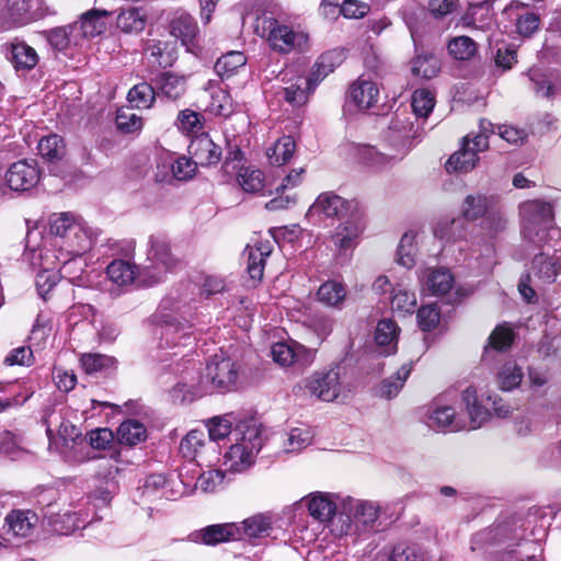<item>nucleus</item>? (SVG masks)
<instances>
[{
    "instance_id": "1",
    "label": "nucleus",
    "mask_w": 561,
    "mask_h": 561,
    "mask_svg": "<svg viewBox=\"0 0 561 561\" xmlns=\"http://www.w3.org/2000/svg\"><path fill=\"white\" fill-rule=\"evenodd\" d=\"M463 408L456 412L451 407H436L430 414V426L449 432L472 431L482 426L490 413L478 403L477 391L468 387L462 391Z\"/></svg>"
},
{
    "instance_id": "2",
    "label": "nucleus",
    "mask_w": 561,
    "mask_h": 561,
    "mask_svg": "<svg viewBox=\"0 0 561 561\" xmlns=\"http://www.w3.org/2000/svg\"><path fill=\"white\" fill-rule=\"evenodd\" d=\"M522 239L526 251L541 248L548 240L559 238L561 231L552 226L553 213L549 203L528 201L520 206Z\"/></svg>"
},
{
    "instance_id": "3",
    "label": "nucleus",
    "mask_w": 561,
    "mask_h": 561,
    "mask_svg": "<svg viewBox=\"0 0 561 561\" xmlns=\"http://www.w3.org/2000/svg\"><path fill=\"white\" fill-rule=\"evenodd\" d=\"M390 129L398 133L402 145L396 152H381L374 146L362 145L358 147V159L375 171H382L401 161L411 149V141L417 136L419 123L410 121L408 113L396 114L390 123Z\"/></svg>"
},
{
    "instance_id": "4",
    "label": "nucleus",
    "mask_w": 561,
    "mask_h": 561,
    "mask_svg": "<svg viewBox=\"0 0 561 561\" xmlns=\"http://www.w3.org/2000/svg\"><path fill=\"white\" fill-rule=\"evenodd\" d=\"M236 443L224 456V466L231 472H243L254 463V457L263 445L260 424L253 420L238 423L234 430Z\"/></svg>"
},
{
    "instance_id": "5",
    "label": "nucleus",
    "mask_w": 561,
    "mask_h": 561,
    "mask_svg": "<svg viewBox=\"0 0 561 561\" xmlns=\"http://www.w3.org/2000/svg\"><path fill=\"white\" fill-rule=\"evenodd\" d=\"M50 233L61 240L67 253H84L92 248L95 233L71 213L55 215L49 221Z\"/></svg>"
},
{
    "instance_id": "6",
    "label": "nucleus",
    "mask_w": 561,
    "mask_h": 561,
    "mask_svg": "<svg viewBox=\"0 0 561 561\" xmlns=\"http://www.w3.org/2000/svg\"><path fill=\"white\" fill-rule=\"evenodd\" d=\"M238 379V364L230 357L215 355L192 388L198 397L213 392H228L234 389Z\"/></svg>"
},
{
    "instance_id": "7",
    "label": "nucleus",
    "mask_w": 561,
    "mask_h": 561,
    "mask_svg": "<svg viewBox=\"0 0 561 561\" xmlns=\"http://www.w3.org/2000/svg\"><path fill=\"white\" fill-rule=\"evenodd\" d=\"M254 32L260 37L266 39L273 50L280 54H288L295 49L302 48L308 39L307 35L302 32H295L289 25L265 13L257 16Z\"/></svg>"
},
{
    "instance_id": "8",
    "label": "nucleus",
    "mask_w": 561,
    "mask_h": 561,
    "mask_svg": "<svg viewBox=\"0 0 561 561\" xmlns=\"http://www.w3.org/2000/svg\"><path fill=\"white\" fill-rule=\"evenodd\" d=\"M480 131L462 138L461 148L453 153L447 163V172L467 173L474 169L479 160L478 153L489 148V136L494 133L493 124L486 119L480 121Z\"/></svg>"
},
{
    "instance_id": "9",
    "label": "nucleus",
    "mask_w": 561,
    "mask_h": 561,
    "mask_svg": "<svg viewBox=\"0 0 561 561\" xmlns=\"http://www.w3.org/2000/svg\"><path fill=\"white\" fill-rule=\"evenodd\" d=\"M176 265V259L169 242L161 236H151L148 240L146 263L138 270V276L148 278V285L158 283L162 276Z\"/></svg>"
},
{
    "instance_id": "10",
    "label": "nucleus",
    "mask_w": 561,
    "mask_h": 561,
    "mask_svg": "<svg viewBox=\"0 0 561 561\" xmlns=\"http://www.w3.org/2000/svg\"><path fill=\"white\" fill-rule=\"evenodd\" d=\"M271 355L275 363L288 367L297 365L306 368L313 362L314 353L296 341L278 342L272 346Z\"/></svg>"
},
{
    "instance_id": "11",
    "label": "nucleus",
    "mask_w": 561,
    "mask_h": 561,
    "mask_svg": "<svg viewBox=\"0 0 561 561\" xmlns=\"http://www.w3.org/2000/svg\"><path fill=\"white\" fill-rule=\"evenodd\" d=\"M41 173L34 160H20L11 164L5 173L9 187L16 192L30 191L39 182Z\"/></svg>"
},
{
    "instance_id": "12",
    "label": "nucleus",
    "mask_w": 561,
    "mask_h": 561,
    "mask_svg": "<svg viewBox=\"0 0 561 561\" xmlns=\"http://www.w3.org/2000/svg\"><path fill=\"white\" fill-rule=\"evenodd\" d=\"M306 388L322 401L331 402L335 400L341 391L339 368L312 374L307 379Z\"/></svg>"
},
{
    "instance_id": "13",
    "label": "nucleus",
    "mask_w": 561,
    "mask_h": 561,
    "mask_svg": "<svg viewBox=\"0 0 561 561\" xmlns=\"http://www.w3.org/2000/svg\"><path fill=\"white\" fill-rule=\"evenodd\" d=\"M351 511L359 533H376L382 528L380 522L381 506L377 502L356 500L352 504Z\"/></svg>"
},
{
    "instance_id": "14",
    "label": "nucleus",
    "mask_w": 561,
    "mask_h": 561,
    "mask_svg": "<svg viewBox=\"0 0 561 561\" xmlns=\"http://www.w3.org/2000/svg\"><path fill=\"white\" fill-rule=\"evenodd\" d=\"M364 229L365 225L359 217H351L334 229L331 240L340 253H346L357 247Z\"/></svg>"
},
{
    "instance_id": "15",
    "label": "nucleus",
    "mask_w": 561,
    "mask_h": 561,
    "mask_svg": "<svg viewBox=\"0 0 561 561\" xmlns=\"http://www.w3.org/2000/svg\"><path fill=\"white\" fill-rule=\"evenodd\" d=\"M5 13L15 27L33 23L43 15L39 0H7Z\"/></svg>"
},
{
    "instance_id": "16",
    "label": "nucleus",
    "mask_w": 561,
    "mask_h": 561,
    "mask_svg": "<svg viewBox=\"0 0 561 561\" xmlns=\"http://www.w3.org/2000/svg\"><path fill=\"white\" fill-rule=\"evenodd\" d=\"M310 516L319 523L330 522L336 513V495L324 492H312L301 499Z\"/></svg>"
},
{
    "instance_id": "17",
    "label": "nucleus",
    "mask_w": 561,
    "mask_h": 561,
    "mask_svg": "<svg viewBox=\"0 0 561 561\" xmlns=\"http://www.w3.org/2000/svg\"><path fill=\"white\" fill-rule=\"evenodd\" d=\"M195 541L216 546L231 540H241V527L237 523L215 524L198 530Z\"/></svg>"
},
{
    "instance_id": "18",
    "label": "nucleus",
    "mask_w": 561,
    "mask_h": 561,
    "mask_svg": "<svg viewBox=\"0 0 561 561\" xmlns=\"http://www.w3.org/2000/svg\"><path fill=\"white\" fill-rule=\"evenodd\" d=\"M188 152L196 165H210L219 161L221 156L218 147L207 134L194 137L188 145Z\"/></svg>"
},
{
    "instance_id": "19",
    "label": "nucleus",
    "mask_w": 561,
    "mask_h": 561,
    "mask_svg": "<svg viewBox=\"0 0 561 561\" xmlns=\"http://www.w3.org/2000/svg\"><path fill=\"white\" fill-rule=\"evenodd\" d=\"M194 340L187 322H181L174 318L163 320L161 343L164 346H191Z\"/></svg>"
},
{
    "instance_id": "20",
    "label": "nucleus",
    "mask_w": 561,
    "mask_h": 561,
    "mask_svg": "<svg viewBox=\"0 0 561 561\" xmlns=\"http://www.w3.org/2000/svg\"><path fill=\"white\" fill-rule=\"evenodd\" d=\"M5 535L12 537H27L37 523V516L32 511L14 510L5 516Z\"/></svg>"
},
{
    "instance_id": "21",
    "label": "nucleus",
    "mask_w": 561,
    "mask_h": 561,
    "mask_svg": "<svg viewBox=\"0 0 561 561\" xmlns=\"http://www.w3.org/2000/svg\"><path fill=\"white\" fill-rule=\"evenodd\" d=\"M343 60V53L337 49L329 50L322 54L316 64L313 65L311 72L308 77H305L309 82V87L313 90L318 84Z\"/></svg>"
},
{
    "instance_id": "22",
    "label": "nucleus",
    "mask_w": 561,
    "mask_h": 561,
    "mask_svg": "<svg viewBox=\"0 0 561 561\" xmlns=\"http://www.w3.org/2000/svg\"><path fill=\"white\" fill-rule=\"evenodd\" d=\"M248 254L247 271L254 282H260L263 277L265 260L272 253V244L270 241H260L254 245H248L245 249Z\"/></svg>"
},
{
    "instance_id": "23",
    "label": "nucleus",
    "mask_w": 561,
    "mask_h": 561,
    "mask_svg": "<svg viewBox=\"0 0 561 561\" xmlns=\"http://www.w3.org/2000/svg\"><path fill=\"white\" fill-rule=\"evenodd\" d=\"M348 203L331 192L322 193L310 206V215H323L328 218L339 217L347 211Z\"/></svg>"
},
{
    "instance_id": "24",
    "label": "nucleus",
    "mask_w": 561,
    "mask_h": 561,
    "mask_svg": "<svg viewBox=\"0 0 561 561\" xmlns=\"http://www.w3.org/2000/svg\"><path fill=\"white\" fill-rule=\"evenodd\" d=\"M496 199L481 193L469 194L461 205V216L468 221H476L484 217L494 206Z\"/></svg>"
},
{
    "instance_id": "25",
    "label": "nucleus",
    "mask_w": 561,
    "mask_h": 561,
    "mask_svg": "<svg viewBox=\"0 0 561 561\" xmlns=\"http://www.w3.org/2000/svg\"><path fill=\"white\" fill-rule=\"evenodd\" d=\"M424 289L435 296H443L453 288L454 276L447 268L426 270L421 276Z\"/></svg>"
},
{
    "instance_id": "26",
    "label": "nucleus",
    "mask_w": 561,
    "mask_h": 561,
    "mask_svg": "<svg viewBox=\"0 0 561 561\" xmlns=\"http://www.w3.org/2000/svg\"><path fill=\"white\" fill-rule=\"evenodd\" d=\"M147 24V13L142 8L127 7L116 16V26L125 34H138Z\"/></svg>"
},
{
    "instance_id": "27",
    "label": "nucleus",
    "mask_w": 561,
    "mask_h": 561,
    "mask_svg": "<svg viewBox=\"0 0 561 561\" xmlns=\"http://www.w3.org/2000/svg\"><path fill=\"white\" fill-rule=\"evenodd\" d=\"M560 268L557 256L541 252L533 259L530 275L543 284H550L556 279Z\"/></svg>"
},
{
    "instance_id": "28",
    "label": "nucleus",
    "mask_w": 561,
    "mask_h": 561,
    "mask_svg": "<svg viewBox=\"0 0 561 561\" xmlns=\"http://www.w3.org/2000/svg\"><path fill=\"white\" fill-rule=\"evenodd\" d=\"M135 264L124 260H115L108 264L106 274L108 278L117 286H127L133 284L136 279L148 283V278L139 277L138 270Z\"/></svg>"
},
{
    "instance_id": "29",
    "label": "nucleus",
    "mask_w": 561,
    "mask_h": 561,
    "mask_svg": "<svg viewBox=\"0 0 561 561\" xmlns=\"http://www.w3.org/2000/svg\"><path fill=\"white\" fill-rule=\"evenodd\" d=\"M108 14L106 10L93 9L83 13L80 21L72 25L78 26L77 32H80L83 37H94L105 31V20Z\"/></svg>"
},
{
    "instance_id": "30",
    "label": "nucleus",
    "mask_w": 561,
    "mask_h": 561,
    "mask_svg": "<svg viewBox=\"0 0 561 561\" xmlns=\"http://www.w3.org/2000/svg\"><path fill=\"white\" fill-rule=\"evenodd\" d=\"M379 96V90L375 82L358 79L352 84L350 98L358 108L368 110L374 106Z\"/></svg>"
},
{
    "instance_id": "31",
    "label": "nucleus",
    "mask_w": 561,
    "mask_h": 561,
    "mask_svg": "<svg viewBox=\"0 0 561 561\" xmlns=\"http://www.w3.org/2000/svg\"><path fill=\"white\" fill-rule=\"evenodd\" d=\"M529 79L533 82L534 91L537 96L552 98L557 93H561V78L554 77L551 73H546L540 69H530L528 72Z\"/></svg>"
},
{
    "instance_id": "32",
    "label": "nucleus",
    "mask_w": 561,
    "mask_h": 561,
    "mask_svg": "<svg viewBox=\"0 0 561 561\" xmlns=\"http://www.w3.org/2000/svg\"><path fill=\"white\" fill-rule=\"evenodd\" d=\"M72 257L64 260L59 268L61 277L67 278L69 283L77 286L88 285V274L85 272V262L82 257L83 253H69Z\"/></svg>"
},
{
    "instance_id": "33",
    "label": "nucleus",
    "mask_w": 561,
    "mask_h": 561,
    "mask_svg": "<svg viewBox=\"0 0 561 561\" xmlns=\"http://www.w3.org/2000/svg\"><path fill=\"white\" fill-rule=\"evenodd\" d=\"M156 87L162 95L175 101L186 91V78L172 72H163L158 77Z\"/></svg>"
},
{
    "instance_id": "34",
    "label": "nucleus",
    "mask_w": 561,
    "mask_h": 561,
    "mask_svg": "<svg viewBox=\"0 0 561 561\" xmlns=\"http://www.w3.org/2000/svg\"><path fill=\"white\" fill-rule=\"evenodd\" d=\"M313 91L305 77L297 76L293 80L287 81V85L283 89V94L286 102L293 106H301L307 103L309 95Z\"/></svg>"
},
{
    "instance_id": "35",
    "label": "nucleus",
    "mask_w": 561,
    "mask_h": 561,
    "mask_svg": "<svg viewBox=\"0 0 561 561\" xmlns=\"http://www.w3.org/2000/svg\"><path fill=\"white\" fill-rule=\"evenodd\" d=\"M387 557L389 561H431L427 552L419 546L405 541L389 547Z\"/></svg>"
},
{
    "instance_id": "36",
    "label": "nucleus",
    "mask_w": 561,
    "mask_h": 561,
    "mask_svg": "<svg viewBox=\"0 0 561 561\" xmlns=\"http://www.w3.org/2000/svg\"><path fill=\"white\" fill-rule=\"evenodd\" d=\"M11 60L16 70L28 71L38 62L36 50L25 42H14L11 44Z\"/></svg>"
},
{
    "instance_id": "37",
    "label": "nucleus",
    "mask_w": 561,
    "mask_h": 561,
    "mask_svg": "<svg viewBox=\"0 0 561 561\" xmlns=\"http://www.w3.org/2000/svg\"><path fill=\"white\" fill-rule=\"evenodd\" d=\"M197 33V24L193 16L187 13L178 14L171 22V34L180 38L184 46L193 43Z\"/></svg>"
},
{
    "instance_id": "38",
    "label": "nucleus",
    "mask_w": 561,
    "mask_h": 561,
    "mask_svg": "<svg viewBox=\"0 0 561 561\" xmlns=\"http://www.w3.org/2000/svg\"><path fill=\"white\" fill-rule=\"evenodd\" d=\"M241 540L267 536L272 528L271 518L263 514H256L245 518L241 524Z\"/></svg>"
},
{
    "instance_id": "39",
    "label": "nucleus",
    "mask_w": 561,
    "mask_h": 561,
    "mask_svg": "<svg viewBox=\"0 0 561 561\" xmlns=\"http://www.w3.org/2000/svg\"><path fill=\"white\" fill-rule=\"evenodd\" d=\"M321 8L324 14L335 13L339 11V13L343 14V16L347 19H360L369 11V7L366 3L357 0H345L340 8H337L336 3H332L329 0H322Z\"/></svg>"
},
{
    "instance_id": "40",
    "label": "nucleus",
    "mask_w": 561,
    "mask_h": 561,
    "mask_svg": "<svg viewBox=\"0 0 561 561\" xmlns=\"http://www.w3.org/2000/svg\"><path fill=\"white\" fill-rule=\"evenodd\" d=\"M147 437L145 425L137 420L124 421L117 428V439L121 444L128 446L137 445Z\"/></svg>"
},
{
    "instance_id": "41",
    "label": "nucleus",
    "mask_w": 561,
    "mask_h": 561,
    "mask_svg": "<svg viewBox=\"0 0 561 561\" xmlns=\"http://www.w3.org/2000/svg\"><path fill=\"white\" fill-rule=\"evenodd\" d=\"M296 142L291 136H283L273 147L267 150V158L271 164L283 165L294 156Z\"/></svg>"
},
{
    "instance_id": "42",
    "label": "nucleus",
    "mask_w": 561,
    "mask_h": 561,
    "mask_svg": "<svg viewBox=\"0 0 561 561\" xmlns=\"http://www.w3.org/2000/svg\"><path fill=\"white\" fill-rule=\"evenodd\" d=\"M411 370H412L411 364L402 365L396 373L394 377L386 379L380 383L379 389H378L379 396L382 398H386V399H391V398L396 397L402 389Z\"/></svg>"
},
{
    "instance_id": "43",
    "label": "nucleus",
    "mask_w": 561,
    "mask_h": 561,
    "mask_svg": "<svg viewBox=\"0 0 561 561\" xmlns=\"http://www.w3.org/2000/svg\"><path fill=\"white\" fill-rule=\"evenodd\" d=\"M523 376V370L516 363L507 362L500 368L496 381L501 390L511 391L520 385Z\"/></svg>"
},
{
    "instance_id": "44",
    "label": "nucleus",
    "mask_w": 561,
    "mask_h": 561,
    "mask_svg": "<svg viewBox=\"0 0 561 561\" xmlns=\"http://www.w3.org/2000/svg\"><path fill=\"white\" fill-rule=\"evenodd\" d=\"M38 152L49 162L62 159L66 152L64 139L55 134L43 137L38 142Z\"/></svg>"
},
{
    "instance_id": "45",
    "label": "nucleus",
    "mask_w": 561,
    "mask_h": 561,
    "mask_svg": "<svg viewBox=\"0 0 561 561\" xmlns=\"http://www.w3.org/2000/svg\"><path fill=\"white\" fill-rule=\"evenodd\" d=\"M345 297V287L335 280L325 282L318 289L319 300L330 307H340Z\"/></svg>"
},
{
    "instance_id": "46",
    "label": "nucleus",
    "mask_w": 561,
    "mask_h": 561,
    "mask_svg": "<svg viewBox=\"0 0 561 561\" xmlns=\"http://www.w3.org/2000/svg\"><path fill=\"white\" fill-rule=\"evenodd\" d=\"M247 64V57L241 51H229L217 59L215 71L221 78L230 77L234 71Z\"/></svg>"
},
{
    "instance_id": "47",
    "label": "nucleus",
    "mask_w": 561,
    "mask_h": 561,
    "mask_svg": "<svg viewBox=\"0 0 561 561\" xmlns=\"http://www.w3.org/2000/svg\"><path fill=\"white\" fill-rule=\"evenodd\" d=\"M416 234L407 232L402 236L397 250V263L411 268L415 265L416 255Z\"/></svg>"
},
{
    "instance_id": "48",
    "label": "nucleus",
    "mask_w": 561,
    "mask_h": 561,
    "mask_svg": "<svg viewBox=\"0 0 561 561\" xmlns=\"http://www.w3.org/2000/svg\"><path fill=\"white\" fill-rule=\"evenodd\" d=\"M411 70L416 77L431 79L439 72V61L432 54H421L413 59Z\"/></svg>"
},
{
    "instance_id": "49",
    "label": "nucleus",
    "mask_w": 561,
    "mask_h": 561,
    "mask_svg": "<svg viewBox=\"0 0 561 561\" xmlns=\"http://www.w3.org/2000/svg\"><path fill=\"white\" fill-rule=\"evenodd\" d=\"M127 99L137 108H149L156 100V92L151 84L141 82L129 90Z\"/></svg>"
},
{
    "instance_id": "50",
    "label": "nucleus",
    "mask_w": 561,
    "mask_h": 561,
    "mask_svg": "<svg viewBox=\"0 0 561 561\" xmlns=\"http://www.w3.org/2000/svg\"><path fill=\"white\" fill-rule=\"evenodd\" d=\"M80 363L87 374H96L113 368L116 360L107 355L87 353L81 355Z\"/></svg>"
},
{
    "instance_id": "51",
    "label": "nucleus",
    "mask_w": 561,
    "mask_h": 561,
    "mask_svg": "<svg viewBox=\"0 0 561 561\" xmlns=\"http://www.w3.org/2000/svg\"><path fill=\"white\" fill-rule=\"evenodd\" d=\"M391 307L394 311L401 313H412L416 307V296L401 285L392 289Z\"/></svg>"
},
{
    "instance_id": "52",
    "label": "nucleus",
    "mask_w": 561,
    "mask_h": 561,
    "mask_svg": "<svg viewBox=\"0 0 561 561\" xmlns=\"http://www.w3.org/2000/svg\"><path fill=\"white\" fill-rule=\"evenodd\" d=\"M207 434L203 430H192L181 440L180 453L187 459H193L198 450L205 445Z\"/></svg>"
},
{
    "instance_id": "53",
    "label": "nucleus",
    "mask_w": 561,
    "mask_h": 561,
    "mask_svg": "<svg viewBox=\"0 0 561 561\" xmlns=\"http://www.w3.org/2000/svg\"><path fill=\"white\" fill-rule=\"evenodd\" d=\"M397 334L398 327L392 320L383 319L378 322L375 340L380 346H389V350L383 353L385 355H389L394 352L396 345L391 346V343L396 340Z\"/></svg>"
},
{
    "instance_id": "54",
    "label": "nucleus",
    "mask_w": 561,
    "mask_h": 561,
    "mask_svg": "<svg viewBox=\"0 0 561 561\" xmlns=\"http://www.w3.org/2000/svg\"><path fill=\"white\" fill-rule=\"evenodd\" d=\"M207 110L209 113L218 116L230 115L232 113L231 96L225 89H215L210 94V102Z\"/></svg>"
},
{
    "instance_id": "55",
    "label": "nucleus",
    "mask_w": 561,
    "mask_h": 561,
    "mask_svg": "<svg viewBox=\"0 0 561 561\" xmlns=\"http://www.w3.org/2000/svg\"><path fill=\"white\" fill-rule=\"evenodd\" d=\"M412 108L417 117H427L433 111L435 99L431 91L426 89H417L412 95Z\"/></svg>"
},
{
    "instance_id": "56",
    "label": "nucleus",
    "mask_w": 561,
    "mask_h": 561,
    "mask_svg": "<svg viewBox=\"0 0 561 561\" xmlns=\"http://www.w3.org/2000/svg\"><path fill=\"white\" fill-rule=\"evenodd\" d=\"M264 175L260 170L242 168L238 173V183L243 191L257 193L263 188Z\"/></svg>"
},
{
    "instance_id": "57",
    "label": "nucleus",
    "mask_w": 561,
    "mask_h": 561,
    "mask_svg": "<svg viewBox=\"0 0 561 561\" xmlns=\"http://www.w3.org/2000/svg\"><path fill=\"white\" fill-rule=\"evenodd\" d=\"M78 26L68 25L55 27L47 32L46 37L50 46L58 50L66 49L73 41Z\"/></svg>"
},
{
    "instance_id": "58",
    "label": "nucleus",
    "mask_w": 561,
    "mask_h": 561,
    "mask_svg": "<svg viewBox=\"0 0 561 561\" xmlns=\"http://www.w3.org/2000/svg\"><path fill=\"white\" fill-rule=\"evenodd\" d=\"M448 50L456 59L468 60L476 54L477 45L468 36H458L449 42Z\"/></svg>"
},
{
    "instance_id": "59",
    "label": "nucleus",
    "mask_w": 561,
    "mask_h": 561,
    "mask_svg": "<svg viewBox=\"0 0 561 561\" xmlns=\"http://www.w3.org/2000/svg\"><path fill=\"white\" fill-rule=\"evenodd\" d=\"M50 524L54 530L60 535H69L81 527L78 513L67 511L62 515L51 517Z\"/></svg>"
},
{
    "instance_id": "60",
    "label": "nucleus",
    "mask_w": 561,
    "mask_h": 561,
    "mask_svg": "<svg viewBox=\"0 0 561 561\" xmlns=\"http://www.w3.org/2000/svg\"><path fill=\"white\" fill-rule=\"evenodd\" d=\"M506 216L496 202L494 206L485 215L484 228L488 230L491 237H495L499 233L503 232L506 229Z\"/></svg>"
},
{
    "instance_id": "61",
    "label": "nucleus",
    "mask_w": 561,
    "mask_h": 561,
    "mask_svg": "<svg viewBox=\"0 0 561 561\" xmlns=\"http://www.w3.org/2000/svg\"><path fill=\"white\" fill-rule=\"evenodd\" d=\"M540 25V18L537 13L531 11H524L516 16L515 26L516 32L524 37L531 36L538 31Z\"/></svg>"
},
{
    "instance_id": "62",
    "label": "nucleus",
    "mask_w": 561,
    "mask_h": 561,
    "mask_svg": "<svg viewBox=\"0 0 561 561\" xmlns=\"http://www.w3.org/2000/svg\"><path fill=\"white\" fill-rule=\"evenodd\" d=\"M230 415L215 416L207 424V436L209 440L224 439L231 433Z\"/></svg>"
},
{
    "instance_id": "63",
    "label": "nucleus",
    "mask_w": 561,
    "mask_h": 561,
    "mask_svg": "<svg viewBox=\"0 0 561 561\" xmlns=\"http://www.w3.org/2000/svg\"><path fill=\"white\" fill-rule=\"evenodd\" d=\"M311 442L310 433L306 430L294 428L287 434L284 443L286 453H296L306 448Z\"/></svg>"
},
{
    "instance_id": "64",
    "label": "nucleus",
    "mask_w": 561,
    "mask_h": 561,
    "mask_svg": "<svg viewBox=\"0 0 561 561\" xmlns=\"http://www.w3.org/2000/svg\"><path fill=\"white\" fill-rule=\"evenodd\" d=\"M514 339L512 329L505 325H497L489 336V346L495 351H505Z\"/></svg>"
}]
</instances>
